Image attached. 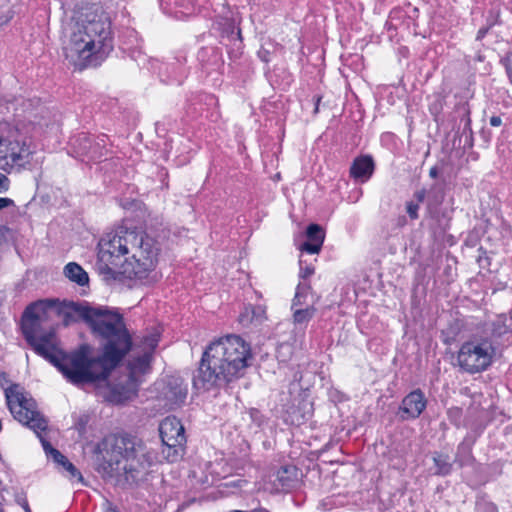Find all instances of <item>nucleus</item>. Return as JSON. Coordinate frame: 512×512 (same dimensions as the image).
<instances>
[{"label": "nucleus", "mask_w": 512, "mask_h": 512, "mask_svg": "<svg viewBox=\"0 0 512 512\" xmlns=\"http://www.w3.org/2000/svg\"><path fill=\"white\" fill-rule=\"evenodd\" d=\"M448 416L450 421L456 426L460 425V420L462 417V409L458 407H453L448 410Z\"/></svg>", "instance_id": "7c9ffc66"}, {"label": "nucleus", "mask_w": 512, "mask_h": 512, "mask_svg": "<svg viewBox=\"0 0 512 512\" xmlns=\"http://www.w3.org/2000/svg\"><path fill=\"white\" fill-rule=\"evenodd\" d=\"M51 456L56 463L62 466L65 465L66 461H69L59 450H53V454Z\"/></svg>", "instance_id": "f704fd0d"}, {"label": "nucleus", "mask_w": 512, "mask_h": 512, "mask_svg": "<svg viewBox=\"0 0 512 512\" xmlns=\"http://www.w3.org/2000/svg\"><path fill=\"white\" fill-rule=\"evenodd\" d=\"M310 289L308 284L299 283L296 288V293L292 302V309H298L297 306H301L303 304L302 298L305 297L307 290Z\"/></svg>", "instance_id": "a878e982"}, {"label": "nucleus", "mask_w": 512, "mask_h": 512, "mask_svg": "<svg viewBox=\"0 0 512 512\" xmlns=\"http://www.w3.org/2000/svg\"><path fill=\"white\" fill-rule=\"evenodd\" d=\"M426 197V190L425 189H420V190H417L415 193H414V198L417 200L416 203L420 204L424 201Z\"/></svg>", "instance_id": "4c0bfd02"}, {"label": "nucleus", "mask_w": 512, "mask_h": 512, "mask_svg": "<svg viewBox=\"0 0 512 512\" xmlns=\"http://www.w3.org/2000/svg\"><path fill=\"white\" fill-rule=\"evenodd\" d=\"M103 458L97 471L107 481L123 488L144 486L158 461L157 453L144 442L130 434H113L101 443Z\"/></svg>", "instance_id": "7ed1b4c3"}, {"label": "nucleus", "mask_w": 512, "mask_h": 512, "mask_svg": "<svg viewBox=\"0 0 512 512\" xmlns=\"http://www.w3.org/2000/svg\"><path fill=\"white\" fill-rule=\"evenodd\" d=\"M320 101V97L317 98V103H316V107H315V113L318 112V103Z\"/></svg>", "instance_id": "8fccbe9b"}, {"label": "nucleus", "mask_w": 512, "mask_h": 512, "mask_svg": "<svg viewBox=\"0 0 512 512\" xmlns=\"http://www.w3.org/2000/svg\"><path fill=\"white\" fill-rule=\"evenodd\" d=\"M104 512H119V510L110 501L106 500L104 503Z\"/></svg>", "instance_id": "ea45409f"}, {"label": "nucleus", "mask_w": 512, "mask_h": 512, "mask_svg": "<svg viewBox=\"0 0 512 512\" xmlns=\"http://www.w3.org/2000/svg\"><path fill=\"white\" fill-rule=\"evenodd\" d=\"M182 76H183V72L177 73L176 71L173 70V75L170 77V80L175 81L178 84H180L182 82Z\"/></svg>", "instance_id": "a19ab883"}, {"label": "nucleus", "mask_w": 512, "mask_h": 512, "mask_svg": "<svg viewBox=\"0 0 512 512\" xmlns=\"http://www.w3.org/2000/svg\"><path fill=\"white\" fill-rule=\"evenodd\" d=\"M106 141V135L92 137L85 133H80L73 138V146L78 149L80 154L96 161L105 155Z\"/></svg>", "instance_id": "9b49d317"}, {"label": "nucleus", "mask_w": 512, "mask_h": 512, "mask_svg": "<svg viewBox=\"0 0 512 512\" xmlns=\"http://www.w3.org/2000/svg\"><path fill=\"white\" fill-rule=\"evenodd\" d=\"M13 204V200L9 198H0V210Z\"/></svg>", "instance_id": "79ce46f5"}, {"label": "nucleus", "mask_w": 512, "mask_h": 512, "mask_svg": "<svg viewBox=\"0 0 512 512\" xmlns=\"http://www.w3.org/2000/svg\"><path fill=\"white\" fill-rule=\"evenodd\" d=\"M65 277L75 282L79 286H85L89 283V277L86 271L76 262L68 263L63 270Z\"/></svg>", "instance_id": "aec40b11"}, {"label": "nucleus", "mask_w": 512, "mask_h": 512, "mask_svg": "<svg viewBox=\"0 0 512 512\" xmlns=\"http://www.w3.org/2000/svg\"><path fill=\"white\" fill-rule=\"evenodd\" d=\"M433 462L436 467L435 475L447 476L452 472L453 464L449 455L436 452L433 455Z\"/></svg>", "instance_id": "4be33fe9"}, {"label": "nucleus", "mask_w": 512, "mask_h": 512, "mask_svg": "<svg viewBox=\"0 0 512 512\" xmlns=\"http://www.w3.org/2000/svg\"><path fill=\"white\" fill-rule=\"evenodd\" d=\"M252 360L250 345L240 336L228 335L204 350L192 384L197 391H209L241 378Z\"/></svg>", "instance_id": "20e7f679"}, {"label": "nucleus", "mask_w": 512, "mask_h": 512, "mask_svg": "<svg viewBox=\"0 0 512 512\" xmlns=\"http://www.w3.org/2000/svg\"><path fill=\"white\" fill-rule=\"evenodd\" d=\"M300 272L299 277L302 279H306L314 274L315 268L312 264H305V261L302 257L299 260Z\"/></svg>", "instance_id": "bb28decb"}, {"label": "nucleus", "mask_w": 512, "mask_h": 512, "mask_svg": "<svg viewBox=\"0 0 512 512\" xmlns=\"http://www.w3.org/2000/svg\"><path fill=\"white\" fill-rule=\"evenodd\" d=\"M473 441L465 438L457 447L454 462L460 467L472 465L474 457L472 455Z\"/></svg>", "instance_id": "6ab92c4d"}, {"label": "nucleus", "mask_w": 512, "mask_h": 512, "mask_svg": "<svg viewBox=\"0 0 512 512\" xmlns=\"http://www.w3.org/2000/svg\"><path fill=\"white\" fill-rule=\"evenodd\" d=\"M438 173H439L438 168H437L436 166H433V167L430 169V171H429V176H430L431 178H436V177L438 176Z\"/></svg>", "instance_id": "37998d69"}, {"label": "nucleus", "mask_w": 512, "mask_h": 512, "mask_svg": "<svg viewBox=\"0 0 512 512\" xmlns=\"http://www.w3.org/2000/svg\"><path fill=\"white\" fill-rule=\"evenodd\" d=\"M427 406V399L421 389H415L407 394L399 407L402 420L418 418Z\"/></svg>", "instance_id": "ddd939ff"}, {"label": "nucleus", "mask_w": 512, "mask_h": 512, "mask_svg": "<svg viewBox=\"0 0 512 512\" xmlns=\"http://www.w3.org/2000/svg\"><path fill=\"white\" fill-rule=\"evenodd\" d=\"M160 6L164 13L181 19L194 14L201 3L199 0H160Z\"/></svg>", "instance_id": "4468645a"}, {"label": "nucleus", "mask_w": 512, "mask_h": 512, "mask_svg": "<svg viewBox=\"0 0 512 512\" xmlns=\"http://www.w3.org/2000/svg\"><path fill=\"white\" fill-rule=\"evenodd\" d=\"M307 240L300 246L301 252L317 254L324 242L325 232L318 224H310L306 230Z\"/></svg>", "instance_id": "2eb2a0df"}, {"label": "nucleus", "mask_w": 512, "mask_h": 512, "mask_svg": "<svg viewBox=\"0 0 512 512\" xmlns=\"http://www.w3.org/2000/svg\"><path fill=\"white\" fill-rule=\"evenodd\" d=\"M484 34H485V31H484V30H479V31H478V35H477V39L482 38V37L484 36Z\"/></svg>", "instance_id": "de8ad7c7"}, {"label": "nucleus", "mask_w": 512, "mask_h": 512, "mask_svg": "<svg viewBox=\"0 0 512 512\" xmlns=\"http://www.w3.org/2000/svg\"><path fill=\"white\" fill-rule=\"evenodd\" d=\"M373 170V159L370 156H363L354 160L350 168V174L355 179L365 181L371 177Z\"/></svg>", "instance_id": "a211bd4d"}, {"label": "nucleus", "mask_w": 512, "mask_h": 512, "mask_svg": "<svg viewBox=\"0 0 512 512\" xmlns=\"http://www.w3.org/2000/svg\"><path fill=\"white\" fill-rule=\"evenodd\" d=\"M290 349H291V347L289 345H286V344L280 345L279 350H278V357H281L283 350H287L289 352Z\"/></svg>", "instance_id": "c03bdc74"}, {"label": "nucleus", "mask_w": 512, "mask_h": 512, "mask_svg": "<svg viewBox=\"0 0 512 512\" xmlns=\"http://www.w3.org/2000/svg\"><path fill=\"white\" fill-rule=\"evenodd\" d=\"M276 481L281 491L288 492L297 487L299 482V470L294 465L281 466L276 474Z\"/></svg>", "instance_id": "f3484780"}, {"label": "nucleus", "mask_w": 512, "mask_h": 512, "mask_svg": "<svg viewBox=\"0 0 512 512\" xmlns=\"http://www.w3.org/2000/svg\"><path fill=\"white\" fill-rule=\"evenodd\" d=\"M54 310L62 317L64 326L77 322V317L82 319L101 347L100 354H95L89 344H82L70 353L63 352L65 378L77 386L107 380L133 345L123 315L108 307H91L75 302L64 303L60 307L54 304Z\"/></svg>", "instance_id": "f257e3e1"}, {"label": "nucleus", "mask_w": 512, "mask_h": 512, "mask_svg": "<svg viewBox=\"0 0 512 512\" xmlns=\"http://www.w3.org/2000/svg\"><path fill=\"white\" fill-rule=\"evenodd\" d=\"M443 105L440 98H437L429 107L430 112L437 116L442 111Z\"/></svg>", "instance_id": "72a5a7b5"}, {"label": "nucleus", "mask_w": 512, "mask_h": 512, "mask_svg": "<svg viewBox=\"0 0 512 512\" xmlns=\"http://www.w3.org/2000/svg\"><path fill=\"white\" fill-rule=\"evenodd\" d=\"M245 318H246V315L245 314H242L240 316V322L244 323L245 322Z\"/></svg>", "instance_id": "09e8293b"}, {"label": "nucleus", "mask_w": 512, "mask_h": 512, "mask_svg": "<svg viewBox=\"0 0 512 512\" xmlns=\"http://www.w3.org/2000/svg\"><path fill=\"white\" fill-rule=\"evenodd\" d=\"M489 123L493 127H499L502 125V118L501 116L493 115L492 117H490Z\"/></svg>", "instance_id": "58836bf2"}, {"label": "nucleus", "mask_w": 512, "mask_h": 512, "mask_svg": "<svg viewBox=\"0 0 512 512\" xmlns=\"http://www.w3.org/2000/svg\"><path fill=\"white\" fill-rule=\"evenodd\" d=\"M5 397L14 419L32 429L40 438L44 451L52 455L56 449L40 435L47 429V420L38 411L36 401L19 384L6 388Z\"/></svg>", "instance_id": "6e6552de"}, {"label": "nucleus", "mask_w": 512, "mask_h": 512, "mask_svg": "<svg viewBox=\"0 0 512 512\" xmlns=\"http://www.w3.org/2000/svg\"><path fill=\"white\" fill-rule=\"evenodd\" d=\"M158 338L156 336L145 337L144 344L150 349H154L157 346Z\"/></svg>", "instance_id": "e433bc0d"}, {"label": "nucleus", "mask_w": 512, "mask_h": 512, "mask_svg": "<svg viewBox=\"0 0 512 512\" xmlns=\"http://www.w3.org/2000/svg\"><path fill=\"white\" fill-rule=\"evenodd\" d=\"M114 47L111 20L103 10L87 11L71 27L63 50L66 59L79 69L96 67Z\"/></svg>", "instance_id": "39448f33"}, {"label": "nucleus", "mask_w": 512, "mask_h": 512, "mask_svg": "<svg viewBox=\"0 0 512 512\" xmlns=\"http://www.w3.org/2000/svg\"><path fill=\"white\" fill-rule=\"evenodd\" d=\"M458 111L461 113V122H464L463 132H472L471 119H470V108L467 103H462L458 106Z\"/></svg>", "instance_id": "393cba45"}, {"label": "nucleus", "mask_w": 512, "mask_h": 512, "mask_svg": "<svg viewBox=\"0 0 512 512\" xmlns=\"http://www.w3.org/2000/svg\"><path fill=\"white\" fill-rule=\"evenodd\" d=\"M31 124L0 123V169L8 174L32 169L35 147Z\"/></svg>", "instance_id": "0eeeda50"}, {"label": "nucleus", "mask_w": 512, "mask_h": 512, "mask_svg": "<svg viewBox=\"0 0 512 512\" xmlns=\"http://www.w3.org/2000/svg\"><path fill=\"white\" fill-rule=\"evenodd\" d=\"M149 367H150V355L148 353H145L142 356L132 359L128 363L130 377L134 378L139 374L146 373L149 370Z\"/></svg>", "instance_id": "412c9836"}, {"label": "nucleus", "mask_w": 512, "mask_h": 512, "mask_svg": "<svg viewBox=\"0 0 512 512\" xmlns=\"http://www.w3.org/2000/svg\"><path fill=\"white\" fill-rule=\"evenodd\" d=\"M501 63L504 65L509 82L512 84V50L501 59Z\"/></svg>", "instance_id": "c756f323"}, {"label": "nucleus", "mask_w": 512, "mask_h": 512, "mask_svg": "<svg viewBox=\"0 0 512 512\" xmlns=\"http://www.w3.org/2000/svg\"><path fill=\"white\" fill-rule=\"evenodd\" d=\"M160 244L143 231L119 227L104 235L98 243L96 269L105 280H157Z\"/></svg>", "instance_id": "f03ea898"}, {"label": "nucleus", "mask_w": 512, "mask_h": 512, "mask_svg": "<svg viewBox=\"0 0 512 512\" xmlns=\"http://www.w3.org/2000/svg\"><path fill=\"white\" fill-rule=\"evenodd\" d=\"M213 29L219 32L220 37L224 40L234 42L237 49L241 45V31L238 27L236 18L230 10L225 11L222 15H218L213 23Z\"/></svg>", "instance_id": "f8f14e48"}, {"label": "nucleus", "mask_w": 512, "mask_h": 512, "mask_svg": "<svg viewBox=\"0 0 512 512\" xmlns=\"http://www.w3.org/2000/svg\"><path fill=\"white\" fill-rule=\"evenodd\" d=\"M478 262L481 264V262H482V257L481 256L478 257Z\"/></svg>", "instance_id": "3c124183"}, {"label": "nucleus", "mask_w": 512, "mask_h": 512, "mask_svg": "<svg viewBox=\"0 0 512 512\" xmlns=\"http://www.w3.org/2000/svg\"><path fill=\"white\" fill-rule=\"evenodd\" d=\"M495 353L491 339L472 337L461 345L457 355L458 365L469 374L480 373L491 366Z\"/></svg>", "instance_id": "1a4fd4ad"}, {"label": "nucleus", "mask_w": 512, "mask_h": 512, "mask_svg": "<svg viewBox=\"0 0 512 512\" xmlns=\"http://www.w3.org/2000/svg\"><path fill=\"white\" fill-rule=\"evenodd\" d=\"M10 186V181L8 177L2 173H0V193H4L8 191Z\"/></svg>", "instance_id": "c9c22d12"}, {"label": "nucleus", "mask_w": 512, "mask_h": 512, "mask_svg": "<svg viewBox=\"0 0 512 512\" xmlns=\"http://www.w3.org/2000/svg\"><path fill=\"white\" fill-rule=\"evenodd\" d=\"M22 507L25 512H32L26 500L23 501Z\"/></svg>", "instance_id": "49530a36"}, {"label": "nucleus", "mask_w": 512, "mask_h": 512, "mask_svg": "<svg viewBox=\"0 0 512 512\" xmlns=\"http://www.w3.org/2000/svg\"><path fill=\"white\" fill-rule=\"evenodd\" d=\"M198 60L206 65H217L221 53L216 47H202L197 54Z\"/></svg>", "instance_id": "5701e85b"}, {"label": "nucleus", "mask_w": 512, "mask_h": 512, "mask_svg": "<svg viewBox=\"0 0 512 512\" xmlns=\"http://www.w3.org/2000/svg\"><path fill=\"white\" fill-rule=\"evenodd\" d=\"M249 415L251 420L259 427L263 423V415L257 409H250Z\"/></svg>", "instance_id": "473e14b6"}, {"label": "nucleus", "mask_w": 512, "mask_h": 512, "mask_svg": "<svg viewBox=\"0 0 512 512\" xmlns=\"http://www.w3.org/2000/svg\"><path fill=\"white\" fill-rule=\"evenodd\" d=\"M315 313L316 308L314 306L295 309L293 313L294 323L299 325H307L308 322L314 317Z\"/></svg>", "instance_id": "b1692460"}, {"label": "nucleus", "mask_w": 512, "mask_h": 512, "mask_svg": "<svg viewBox=\"0 0 512 512\" xmlns=\"http://www.w3.org/2000/svg\"><path fill=\"white\" fill-rule=\"evenodd\" d=\"M54 301L40 300L30 304L22 316L21 328L27 343L36 354L54 365L65 377L66 364L63 351L58 348L55 332L44 328V323L53 311Z\"/></svg>", "instance_id": "423d86ee"}, {"label": "nucleus", "mask_w": 512, "mask_h": 512, "mask_svg": "<svg viewBox=\"0 0 512 512\" xmlns=\"http://www.w3.org/2000/svg\"><path fill=\"white\" fill-rule=\"evenodd\" d=\"M187 385L180 377H170L167 382L165 397L174 406H180L186 400Z\"/></svg>", "instance_id": "dca6fc26"}, {"label": "nucleus", "mask_w": 512, "mask_h": 512, "mask_svg": "<svg viewBox=\"0 0 512 512\" xmlns=\"http://www.w3.org/2000/svg\"><path fill=\"white\" fill-rule=\"evenodd\" d=\"M246 312L251 311L252 313V320H256L258 322H261L264 319L265 309L262 306H249L246 307Z\"/></svg>", "instance_id": "c85d7f7f"}, {"label": "nucleus", "mask_w": 512, "mask_h": 512, "mask_svg": "<svg viewBox=\"0 0 512 512\" xmlns=\"http://www.w3.org/2000/svg\"><path fill=\"white\" fill-rule=\"evenodd\" d=\"M419 204L413 201H409L406 203V212L412 220H415L419 217L418 215Z\"/></svg>", "instance_id": "2f4dec72"}, {"label": "nucleus", "mask_w": 512, "mask_h": 512, "mask_svg": "<svg viewBox=\"0 0 512 512\" xmlns=\"http://www.w3.org/2000/svg\"><path fill=\"white\" fill-rule=\"evenodd\" d=\"M160 437L165 449L162 453L169 462L177 461L184 450L186 443L185 429L181 421L175 416H168L159 426Z\"/></svg>", "instance_id": "9d476101"}, {"label": "nucleus", "mask_w": 512, "mask_h": 512, "mask_svg": "<svg viewBox=\"0 0 512 512\" xmlns=\"http://www.w3.org/2000/svg\"><path fill=\"white\" fill-rule=\"evenodd\" d=\"M87 423V420L86 419H83V418H80L77 425L79 427V429H84L85 428V425Z\"/></svg>", "instance_id": "a18cd8bd"}, {"label": "nucleus", "mask_w": 512, "mask_h": 512, "mask_svg": "<svg viewBox=\"0 0 512 512\" xmlns=\"http://www.w3.org/2000/svg\"><path fill=\"white\" fill-rule=\"evenodd\" d=\"M62 467L68 473L70 479H77L80 482L83 480L79 470L70 461H66L65 465Z\"/></svg>", "instance_id": "cd10ccee"}]
</instances>
